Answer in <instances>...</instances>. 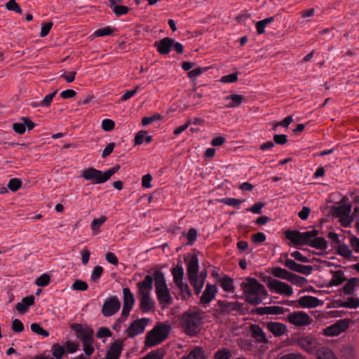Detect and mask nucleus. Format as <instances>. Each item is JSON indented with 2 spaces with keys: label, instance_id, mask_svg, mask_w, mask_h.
<instances>
[{
  "label": "nucleus",
  "instance_id": "a18cd8bd",
  "mask_svg": "<svg viewBox=\"0 0 359 359\" xmlns=\"http://www.w3.org/2000/svg\"><path fill=\"white\" fill-rule=\"evenodd\" d=\"M109 7L118 17L127 14L130 10L128 7L117 4H115L114 6H109Z\"/></svg>",
  "mask_w": 359,
  "mask_h": 359
},
{
  "label": "nucleus",
  "instance_id": "b1692460",
  "mask_svg": "<svg viewBox=\"0 0 359 359\" xmlns=\"http://www.w3.org/2000/svg\"><path fill=\"white\" fill-rule=\"evenodd\" d=\"M266 328L276 337L283 335L286 331V326L281 323L268 322Z\"/></svg>",
  "mask_w": 359,
  "mask_h": 359
},
{
  "label": "nucleus",
  "instance_id": "473e14b6",
  "mask_svg": "<svg viewBox=\"0 0 359 359\" xmlns=\"http://www.w3.org/2000/svg\"><path fill=\"white\" fill-rule=\"evenodd\" d=\"M337 250V253L339 255H341L351 261L357 259V257H353L352 251L349 249L348 246L346 244L339 245Z\"/></svg>",
  "mask_w": 359,
  "mask_h": 359
},
{
  "label": "nucleus",
  "instance_id": "49530a36",
  "mask_svg": "<svg viewBox=\"0 0 359 359\" xmlns=\"http://www.w3.org/2000/svg\"><path fill=\"white\" fill-rule=\"evenodd\" d=\"M22 185V182L20 179L19 178H11L8 184V189L11 190L13 192H15L18 191Z\"/></svg>",
  "mask_w": 359,
  "mask_h": 359
},
{
  "label": "nucleus",
  "instance_id": "a19ab883",
  "mask_svg": "<svg viewBox=\"0 0 359 359\" xmlns=\"http://www.w3.org/2000/svg\"><path fill=\"white\" fill-rule=\"evenodd\" d=\"M53 358L62 359L65 353V347L60 344H53L51 347Z\"/></svg>",
  "mask_w": 359,
  "mask_h": 359
},
{
  "label": "nucleus",
  "instance_id": "aec40b11",
  "mask_svg": "<svg viewBox=\"0 0 359 359\" xmlns=\"http://www.w3.org/2000/svg\"><path fill=\"white\" fill-rule=\"evenodd\" d=\"M198 254H200L199 251L194 250L192 253H187L184 255V262L186 263L187 266V269H198Z\"/></svg>",
  "mask_w": 359,
  "mask_h": 359
},
{
  "label": "nucleus",
  "instance_id": "f257e3e1",
  "mask_svg": "<svg viewBox=\"0 0 359 359\" xmlns=\"http://www.w3.org/2000/svg\"><path fill=\"white\" fill-rule=\"evenodd\" d=\"M245 294L246 299L252 304H259L262 302V297L266 295L264 287L255 278H247L241 284Z\"/></svg>",
  "mask_w": 359,
  "mask_h": 359
},
{
  "label": "nucleus",
  "instance_id": "6ab92c4d",
  "mask_svg": "<svg viewBox=\"0 0 359 359\" xmlns=\"http://www.w3.org/2000/svg\"><path fill=\"white\" fill-rule=\"evenodd\" d=\"M297 302L302 308H315L323 304V300L309 295L301 297Z\"/></svg>",
  "mask_w": 359,
  "mask_h": 359
},
{
  "label": "nucleus",
  "instance_id": "6e6d98bb",
  "mask_svg": "<svg viewBox=\"0 0 359 359\" xmlns=\"http://www.w3.org/2000/svg\"><path fill=\"white\" fill-rule=\"evenodd\" d=\"M53 25V22L51 21L42 22L41 25L40 36H41V37L46 36L49 34Z\"/></svg>",
  "mask_w": 359,
  "mask_h": 359
},
{
  "label": "nucleus",
  "instance_id": "ea45409f",
  "mask_svg": "<svg viewBox=\"0 0 359 359\" xmlns=\"http://www.w3.org/2000/svg\"><path fill=\"white\" fill-rule=\"evenodd\" d=\"M123 305L132 307L135 303L134 295L131 293L130 289L128 287H124L123 289Z\"/></svg>",
  "mask_w": 359,
  "mask_h": 359
},
{
  "label": "nucleus",
  "instance_id": "2eb2a0df",
  "mask_svg": "<svg viewBox=\"0 0 359 359\" xmlns=\"http://www.w3.org/2000/svg\"><path fill=\"white\" fill-rule=\"evenodd\" d=\"M149 319L142 318L134 320L131 325L126 330V333L128 337L133 338L144 332Z\"/></svg>",
  "mask_w": 359,
  "mask_h": 359
},
{
  "label": "nucleus",
  "instance_id": "0eeeda50",
  "mask_svg": "<svg viewBox=\"0 0 359 359\" xmlns=\"http://www.w3.org/2000/svg\"><path fill=\"white\" fill-rule=\"evenodd\" d=\"M81 176L93 184H102L108 181L105 172L93 167L84 169Z\"/></svg>",
  "mask_w": 359,
  "mask_h": 359
},
{
  "label": "nucleus",
  "instance_id": "9d476101",
  "mask_svg": "<svg viewBox=\"0 0 359 359\" xmlns=\"http://www.w3.org/2000/svg\"><path fill=\"white\" fill-rule=\"evenodd\" d=\"M70 327L76 333L77 338L82 342L93 339L94 331L87 325L72 323Z\"/></svg>",
  "mask_w": 359,
  "mask_h": 359
},
{
  "label": "nucleus",
  "instance_id": "f704fd0d",
  "mask_svg": "<svg viewBox=\"0 0 359 359\" xmlns=\"http://www.w3.org/2000/svg\"><path fill=\"white\" fill-rule=\"evenodd\" d=\"M147 133L145 130L139 131L135 137V144L140 145L143 143V142H146V143H150L152 141L151 135H146Z\"/></svg>",
  "mask_w": 359,
  "mask_h": 359
},
{
  "label": "nucleus",
  "instance_id": "4468645a",
  "mask_svg": "<svg viewBox=\"0 0 359 359\" xmlns=\"http://www.w3.org/2000/svg\"><path fill=\"white\" fill-rule=\"evenodd\" d=\"M287 319L291 324L297 326L308 325L311 322V317L304 311L290 313Z\"/></svg>",
  "mask_w": 359,
  "mask_h": 359
},
{
  "label": "nucleus",
  "instance_id": "de8ad7c7",
  "mask_svg": "<svg viewBox=\"0 0 359 359\" xmlns=\"http://www.w3.org/2000/svg\"><path fill=\"white\" fill-rule=\"evenodd\" d=\"M231 355V351L229 349L223 348L215 352L214 359H230Z\"/></svg>",
  "mask_w": 359,
  "mask_h": 359
},
{
  "label": "nucleus",
  "instance_id": "052dcab7",
  "mask_svg": "<svg viewBox=\"0 0 359 359\" xmlns=\"http://www.w3.org/2000/svg\"><path fill=\"white\" fill-rule=\"evenodd\" d=\"M57 93V90H56L54 92L46 95L44 97V98L41 101H40V104L41 105V107H50L51 104V102L53 101V99Z\"/></svg>",
  "mask_w": 359,
  "mask_h": 359
},
{
  "label": "nucleus",
  "instance_id": "1a4fd4ad",
  "mask_svg": "<svg viewBox=\"0 0 359 359\" xmlns=\"http://www.w3.org/2000/svg\"><path fill=\"white\" fill-rule=\"evenodd\" d=\"M297 344L310 354H316L320 347L318 342L311 336H303L297 339Z\"/></svg>",
  "mask_w": 359,
  "mask_h": 359
},
{
  "label": "nucleus",
  "instance_id": "4d7b16f0",
  "mask_svg": "<svg viewBox=\"0 0 359 359\" xmlns=\"http://www.w3.org/2000/svg\"><path fill=\"white\" fill-rule=\"evenodd\" d=\"M30 327L31 330L34 333L42 335L44 337H47L49 336V332L47 330H44L42 327H41V325L38 323H32Z\"/></svg>",
  "mask_w": 359,
  "mask_h": 359
},
{
  "label": "nucleus",
  "instance_id": "e433bc0d",
  "mask_svg": "<svg viewBox=\"0 0 359 359\" xmlns=\"http://www.w3.org/2000/svg\"><path fill=\"white\" fill-rule=\"evenodd\" d=\"M309 246L318 249L324 250L327 248V243L326 240L323 237H316L313 238L311 243H309Z\"/></svg>",
  "mask_w": 359,
  "mask_h": 359
},
{
  "label": "nucleus",
  "instance_id": "393cba45",
  "mask_svg": "<svg viewBox=\"0 0 359 359\" xmlns=\"http://www.w3.org/2000/svg\"><path fill=\"white\" fill-rule=\"evenodd\" d=\"M260 313L270 315H280L290 312L289 309H285L279 306H270L259 308Z\"/></svg>",
  "mask_w": 359,
  "mask_h": 359
},
{
  "label": "nucleus",
  "instance_id": "c85d7f7f",
  "mask_svg": "<svg viewBox=\"0 0 359 359\" xmlns=\"http://www.w3.org/2000/svg\"><path fill=\"white\" fill-rule=\"evenodd\" d=\"M218 284L222 289L228 292H234V283L233 280L226 276L220 278L218 280Z\"/></svg>",
  "mask_w": 359,
  "mask_h": 359
},
{
  "label": "nucleus",
  "instance_id": "412c9836",
  "mask_svg": "<svg viewBox=\"0 0 359 359\" xmlns=\"http://www.w3.org/2000/svg\"><path fill=\"white\" fill-rule=\"evenodd\" d=\"M216 292V286L214 285L208 284L200 298V302L203 304H207L210 303L215 297Z\"/></svg>",
  "mask_w": 359,
  "mask_h": 359
},
{
  "label": "nucleus",
  "instance_id": "a878e982",
  "mask_svg": "<svg viewBox=\"0 0 359 359\" xmlns=\"http://www.w3.org/2000/svg\"><path fill=\"white\" fill-rule=\"evenodd\" d=\"M34 304V297L29 295L24 297L22 301L15 305L16 309L20 313H25L27 311L29 306Z\"/></svg>",
  "mask_w": 359,
  "mask_h": 359
},
{
  "label": "nucleus",
  "instance_id": "a211bd4d",
  "mask_svg": "<svg viewBox=\"0 0 359 359\" xmlns=\"http://www.w3.org/2000/svg\"><path fill=\"white\" fill-rule=\"evenodd\" d=\"M172 45L173 39L170 37H165L159 41H156L154 43V46L161 55H168L170 52Z\"/></svg>",
  "mask_w": 359,
  "mask_h": 359
},
{
  "label": "nucleus",
  "instance_id": "680f3d73",
  "mask_svg": "<svg viewBox=\"0 0 359 359\" xmlns=\"http://www.w3.org/2000/svg\"><path fill=\"white\" fill-rule=\"evenodd\" d=\"M238 72H235L223 76L221 78L220 81L225 83H234L238 81Z\"/></svg>",
  "mask_w": 359,
  "mask_h": 359
},
{
  "label": "nucleus",
  "instance_id": "7ed1b4c3",
  "mask_svg": "<svg viewBox=\"0 0 359 359\" xmlns=\"http://www.w3.org/2000/svg\"><path fill=\"white\" fill-rule=\"evenodd\" d=\"M155 271V287L156 293L158 297V302L161 304L165 305H170L172 303V298L171 297L169 290L165 284L163 275L161 271Z\"/></svg>",
  "mask_w": 359,
  "mask_h": 359
},
{
  "label": "nucleus",
  "instance_id": "bf43d9fd",
  "mask_svg": "<svg viewBox=\"0 0 359 359\" xmlns=\"http://www.w3.org/2000/svg\"><path fill=\"white\" fill-rule=\"evenodd\" d=\"M71 288L73 290L86 291L88 289V284L81 280H76Z\"/></svg>",
  "mask_w": 359,
  "mask_h": 359
},
{
  "label": "nucleus",
  "instance_id": "5701e85b",
  "mask_svg": "<svg viewBox=\"0 0 359 359\" xmlns=\"http://www.w3.org/2000/svg\"><path fill=\"white\" fill-rule=\"evenodd\" d=\"M280 262L283 263L288 269H313L310 265H302L296 263L294 260L289 259L287 255H284L280 258Z\"/></svg>",
  "mask_w": 359,
  "mask_h": 359
},
{
  "label": "nucleus",
  "instance_id": "cd10ccee",
  "mask_svg": "<svg viewBox=\"0 0 359 359\" xmlns=\"http://www.w3.org/2000/svg\"><path fill=\"white\" fill-rule=\"evenodd\" d=\"M285 236L295 245H302V232L297 230H287L285 231Z\"/></svg>",
  "mask_w": 359,
  "mask_h": 359
},
{
  "label": "nucleus",
  "instance_id": "79ce46f5",
  "mask_svg": "<svg viewBox=\"0 0 359 359\" xmlns=\"http://www.w3.org/2000/svg\"><path fill=\"white\" fill-rule=\"evenodd\" d=\"M116 29L112 28L110 26H107L103 28L95 30L93 33L94 37H103L106 36L113 35Z\"/></svg>",
  "mask_w": 359,
  "mask_h": 359
},
{
  "label": "nucleus",
  "instance_id": "9b49d317",
  "mask_svg": "<svg viewBox=\"0 0 359 359\" xmlns=\"http://www.w3.org/2000/svg\"><path fill=\"white\" fill-rule=\"evenodd\" d=\"M273 272V275L278 278H281L283 279H286L290 281L292 284L296 285L297 286L304 285L306 280L305 278L299 276L298 275L290 273L289 271H271Z\"/></svg>",
  "mask_w": 359,
  "mask_h": 359
},
{
  "label": "nucleus",
  "instance_id": "dca6fc26",
  "mask_svg": "<svg viewBox=\"0 0 359 359\" xmlns=\"http://www.w3.org/2000/svg\"><path fill=\"white\" fill-rule=\"evenodd\" d=\"M139 296L141 310L144 313L151 311L154 306V302L150 296L149 292L141 289L139 290Z\"/></svg>",
  "mask_w": 359,
  "mask_h": 359
},
{
  "label": "nucleus",
  "instance_id": "603ef678",
  "mask_svg": "<svg viewBox=\"0 0 359 359\" xmlns=\"http://www.w3.org/2000/svg\"><path fill=\"white\" fill-rule=\"evenodd\" d=\"M209 67H198L196 69H194L193 70H191L188 72V77L191 80L194 81L196 78L201 75L202 73L207 72L208 70Z\"/></svg>",
  "mask_w": 359,
  "mask_h": 359
},
{
  "label": "nucleus",
  "instance_id": "09e8293b",
  "mask_svg": "<svg viewBox=\"0 0 359 359\" xmlns=\"http://www.w3.org/2000/svg\"><path fill=\"white\" fill-rule=\"evenodd\" d=\"M50 281V276L48 273H43L35 280L37 286L46 287Z\"/></svg>",
  "mask_w": 359,
  "mask_h": 359
},
{
  "label": "nucleus",
  "instance_id": "f3484780",
  "mask_svg": "<svg viewBox=\"0 0 359 359\" xmlns=\"http://www.w3.org/2000/svg\"><path fill=\"white\" fill-rule=\"evenodd\" d=\"M351 205L346 204L339 206H333L332 208V213L336 217H346L347 219L346 224L344 222H342L344 226H348L352 221L353 219L349 217V214L351 211Z\"/></svg>",
  "mask_w": 359,
  "mask_h": 359
},
{
  "label": "nucleus",
  "instance_id": "ddd939ff",
  "mask_svg": "<svg viewBox=\"0 0 359 359\" xmlns=\"http://www.w3.org/2000/svg\"><path fill=\"white\" fill-rule=\"evenodd\" d=\"M121 303L117 297H111L106 299L103 304L102 313L106 316H111L120 309Z\"/></svg>",
  "mask_w": 359,
  "mask_h": 359
},
{
  "label": "nucleus",
  "instance_id": "13d9d810",
  "mask_svg": "<svg viewBox=\"0 0 359 359\" xmlns=\"http://www.w3.org/2000/svg\"><path fill=\"white\" fill-rule=\"evenodd\" d=\"M107 219L106 216H102L99 218H95L91 223V229L95 232L98 231L102 224Z\"/></svg>",
  "mask_w": 359,
  "mask_h": 359
},
{
  "label": "nucleus",
  "instance_id": "58836bf2",
  "mask_svg": "<svg viewBox=\"0 0 359 359\" xmlns=\"http://www.w3.org/2000/svg\"><path fill=\"white\" fill-rule=\"evenodd\" d=\"M274 16H271L269 18H266L262 20L258 21L255 27L257 29V32L258 34H262L265 32V27L267 25L271 23L274 21Z\"/></svg>",
  "mask_w": 359,
  "mask_h": 359
},
{
  "label": "nucleus",
  "instance_id": "69168bd1",
  "mask_svg": "<svg viewBox=\"0 0 359 359\" xmlns=\"http://www.w3.org/2000/svg\"><path fill=\"white\" fill-rule=\"evenodd\" d=\"M115 127V123L111 119L105 118L102 122V128L107 132L112 130Z\"/></svg>",
  "mask_w": 359,
  "mask_h": 359
},
{
  "label": "nucleus",
  "instance_id": "37998d69",
  "mask_svg": "<svg viewBox=\"0 0 359 359\" xmlns=\"http://www.w3.org/2000/svg\"><path fill=\"white\" fill-rule=\"evenodd\" d=\"M219 201L226 205L233 206L236 208H239V206L241 203H243L245 200L227 197V198H223L219 200Z\"/></svg>",
  "mask_w": 359,
  "mask_h": 359
},
{
  "label": "nucleus",
  "instance_id": "338daca9",
  "mask_svg": "<svg viewBox=\"0 0 359 359\" xmlns=\"http://www.w3.org/2000/svg\"><path fill=\"white\" fill-rule=\"evenodd\" d=\"M251 238H252V241L255 244H260L266 241V236L262 232H257V233L252 235Z\"/></svg>",
  "mask_w": 359,
  "mask_h": 359
},
{
  "label": "nucleus",
  "instance_id": "39448f33",
  "mask_svg": "<svg viewBox=\"0 0 359 359\" xmlns=\"http://www.w3.org/2000/svg\"><path fill=\"white\" fill-rule=\"evenodd\" d=\"M264 281L272 292L285 296H291L293 293L292 288L289 285L280 280L268 277L266 278Z\"/></svg>",
  "mask_w": 359,
  "mask_h": 359
},
{
  "label": "nucleus",
  "instance_id": "f03ea898",
  "mask_svg": "<svg viewBox=\"0 0 359 359\" xmlns=\"http://www.w3.org/2000/svg\"><path fill=\"white\" fill-rule=\"evenodd\" d=\"M201 325L202 317L198 312L187 311L180 318L181 327L187 335H196L201 331Z\"/></svg>",
  "mask_w": 359,
  "mask_h": 359
},
{
  "label": "nucleus",
  "instance_id": "8fccbe9b",
  "mask_svg": "<svg viewBox=\"0 0 359 359\" xmlns=\"http://www.w3.org/2000/svg\"><path fill=\"white\" fill-rule=\"evenodd\" d=\"M340 306L344 308L357 309L359 306V299L349 297L346 302H342Z\"/></svg>",
  "mask_w": 359,
  "mask_h": 359
},
{
  "label": "nucleus",
  "instance_id": "4be33fe9",
  "mask_svg": "<svg viewBox=\"0 0 359 359\" xmlns=\"http://www.w3.org/2000/svg\"><path fill=\"white\" fill-rule=\"evenodd\" d=\"M123 349V341L116 340L109 347L106 358L118 359Z\"/></svg>",
  "mask_w": 359,
  "mask_h": 359
},
{
  "label": "nucleus",
  "instance_id": "4c0bfd02",
  "mask_svg": "<svg viewBox=\"0 0 359 359\" xmlns=\"http://www.w3.org/2000/svg\"><path fill=\"white\" fill-rule=\"evenodd\" d=\"M332 272V278L330 280V285H339L345 280V277L343 273V271H330Z\"/></svg>",
  "mask_w": 359,
  "mask_h": 359
},
{
  "label": "nucleus",
  "instance_id": "20e7f679",
  "mask_svg": "<svg viewBox=\"0 0 359 359\" xmlns=\"http://www.w3.org/2000/svg\"><path fill=\"white\" fill-rule=\"evenodd\" d=\"M170 328L166 325H158L147 334L145 344L147 346H156L164 341Z\"/></svg>",
  "mask_w": 359,
  "mask_h": 359
},
{
  "label": "nucleus",
  "instance_id": "423d86ee",
  "mask_svg": "<svg viewBox=\"0 0 359 359\" xmlns=\"http://www.w3.org/2000/svg\"><path fill=\"white\" fill-rule=\"evenodd\" d=\"M174 283L178 288L179 297L182 300H187L191 296V290L187 283L184 282V271H171Z\"/></svg>",
  "mask_w": 359,
  "mask_h": 359
},
{
  "label": "nucleus",
  "instance_id": "864d4df0",
  "mask_svg": "<svg viewBox=\"0 0 359 359\" xmlns=\"http://www.w3.org/2000/svg\"><path fill=\"white\" fill-rule=\"evenodd\" d=\"M93 342L94 339L82 342L83 350L87 356H90L94 353L95 349L93 346Z\"/></svg>",
  "mask_w": 359,
  "mask_h": 359
},
{
  "label": "nucleus",
  "instance_id": "0e129e2a",
  "mask_svg": "<svg viewBox=\"0 0 359 359\" xmlns=\"http://www.w3.org/2000/svg\"><path fill=\"white\" fill-rule=\"evenodd\" d=\"M187 243L192 245L197 238V231L195 228H191L189 229L187 233Z\"/></svg>",
  "mask_w": 359,
  "mask_h": 359
},
{
  "label": "nucleus",
  "instance_id": "3c124183",
  "mask_svg": "<svg viewBox=\"0 0 359 359\" xmlns=\"http://www.w3.org/2000/svg\"><path fill=\"white\" fill-rule=\"evenodd\" d=\"M162 119V116L159 114H154L151 116H144L142 118V124L143 126H147L154 121H160Z\"/></svg>",
  "mask_w": 359,
  "mask_h": 359
},
{
  "label": "nucleus",
  "instance_id": "c03bdc74",
  "mask_svg": "<svg viewBox=\"0 0 359 359\" xmlns=\"http://www.w3.org/2000/svg\"><path fill=\"white\" fill-rule=\"evenodd\" d=\"M154 278L151 276L147 275L142 282L138 283L139 290L141 289L145 291L151 290L152 289V283Z\"/></svg>",
  "mask_w": 359,
  "mask_h": 359
},
{
  "label": "nucleus",
  "instance_id": "f8f14e48",
  "mask_svg": "<svg viewBox=\"0 0 359 359\" xmlns=\"http://www.w3.org/2000/svg\"><path fill=\"white\" fill-rule=\"evenodd\" d=\"M349 325L348 319H342L337 320L335 323L327 327L324 333L326 336H337L348 329Z\"/></svg>",
  "mask_w": 359,
  "mask_h": 359
},
{
  "label": "nucleus",
  "instance_id": "c9c22d12",
  "mask_svg": "<svg viewBox=\"0 0 359 359\" xmlns=\"http://www.w3.org/2000/svg\"><path fill=\"white\" fill-rule=\"evenodd\" d=\"M359 283V279L357 278H351L344 285L343 290L345 294L352 295L354 292V288Z\"/></svg>",
  "mask_w": 359,
  "mask_h": 359
},
{
  "label": "nucleus",
  "instance_id": "5fc2aeb1",
  "mask_svg": "<svg viewBox=\"0 0 359 359\" xmlns=\"http://www.w3.org/2000/svg\"><path fill=\"white\" fill-rule=\"evenodd\" d=\"M5 6L6 8L8 9V11H15L19 14L22 13V10L21 9L20 5L16 2L15 0H9L6 4Z\"/></svg>",
  "mask_w": 359,
  "mask_h": 359
},
{
  "label": "nucleus",
  "instance_id": "bb28decb",
  "mask_svg": "<svg viewBox=\"0 0 359 359\" xmlns=\"http://www.w3.org/2000/svg\"><path fill=\"white\" fill-rule=\"evenodd\" d=\"M239 304L237 302H229L226 301H218L219 309L222 313H230L240 309Z\"/></svg>",
  "mask_w": 359,
  "mask_h": 359
},
{
  "label": "nucleus",
  "instance_id": "c756f323",
  "mask_svg": "<svg viewBox=\"0 0 359 359\" xmlns=\"http://www.w3.org/2000/svg\"><path fill=\"white\" fill-rule=\"evenodd\" d=\"M252 337L259 343H266L267 339L262 328L257 325H252L250 327Z\"/></svg>",
  "mask_w": 359,
  "mask_h": 359
},
{
  "label": "nucleus",
  "instance_id": "e2e57ef3",
  "mask_svg": "<svg viewBox=\"0 0 359 359\" xmlns=\"http://www.w3.org/2000/svg\"><path fill=\"white\" fill-rule=\"evenodd\" d=\"M64 346L65 347V352L67 351L69 353H74L79 349V344L77 342L69 340L65 343V346Z\"/></svg>",
  "mask_w": 359,
  "mask_h": 359
},
{
  "label": "nucleus",
  "instance_id": "2f4dec72",
  "mask_svg": "<svg viewBox=\"0 0 359 359\" xmlns=\"http://www.w3.org/2000/svg\"><path fill=\"white\" fill-rule=\"evenodd\" d=\"M180 359H205L203 350L200 347H195L187 355Z\"/></svg>",
  "mask_w": 359,
  "mask_h": 359
},
{
  "label": "nucleus",
  "instance_id": "72a5a7b5",
  "mask_svg": "<svg viewBox=\"0 0 359 359\" xmlns=\"http://www.w3.org/2000/svg\"><path fill=\"white\" fill-rule=\"evenodd\" d=\"M224 100H231L232 102L227 105L229 108H233L238 107L241 103L245 100V97L241 95L233 94L225 97Z\"/></svg>",
  "mask_w": 359,
  "mask_h": 359
},
{
  "label": "nucleus",
  "instance_id": "6e6552de",
  "mask_svg": "<svg viewBox=\"0 0 359 359\" xmlns=\"http://www.w3.org/2000/svg\"><path fill=\"white\" fill-rule=\"evenodd\" d=\"M190 284L194 289L196 294H198L204 285L207 276L206 271H187Z\"/></svg>",
  "mask_w": 359,
  "mask_h": 359
},
{
  "label": "nucleus",
  "instance_id": "7c9ffc66",
  "mask_svg": "<svg viewBox=\"0 0 359 359\" xmlns=\"http://www.w3.org/2000/svg\"><path fill=\"white\" fill-rule=\"evenodd\" d=\"M317 359H337L334 353L328 348L320 346L316 353Z\"/></svg>",
  "mask_w": 359,
  "mask_h": 359
},
{
  "label": "nucleus",
  "instance_id": "774afa93",
  "mask_svg": "<svg viewBox=\"0 0 359 359\" xmlns=\"http://www.w3.org/2000/svg\"><path fill=\"white\" fill-rule=\"evenodd\" d=\"M265 206V203L258 202L255 203L252 206L247 209V211L251 212L254 214H261L262 209Z\"/></svg>",
  "mask_w": 359,
  "mask_h": 359
}]
</instances>
